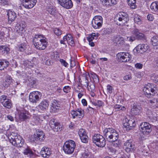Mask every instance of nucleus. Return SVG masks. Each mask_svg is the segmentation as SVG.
I'll return each mask as SVG.
<instances>
[{
  "instance_id": "1",
  "label": "nucleus",
  "mask_w": 158,
  "mask_h": 158,
  "mask_svg": "<svg viewBox=\"0 0 158 158\" xmlns=\"http://www.w3.org/2000/svg\"><path fill=\"white\" fill-rule=\"evenodd\" d=\"M103 132L107 140L110 142H113L118 139L119 135L118 132L112 128L105 129Z\"/></svg>"
},
{
  "instance_id": "2",
  "label": "nucleus",
  "mask_w": 158,
  "mask_h": 158,
  "mask_svg": "<svg viewBox=\"0 0 158 158\" xmlns=\"http://www.w3.org/2000/svg\"><path fill=\"white\" fill-rule=\"evenodd\" d=\"M33 42L34 46L37 49L43 50L46 48L47 42L45 37L41 35H35Z\"/></svg>"
},
{
  "instance_id": "3",
  "label": "nucleus",
  "mask_w": 158,
  "mask_h": 158,
  "mask_svg": "<svg viewBox=\"0 0 158 158\" xmlns=\"http://www.w3.org/2000/svg\"><path fill=\"white\" fill-rule=\"evenodd\" d=\"M10 142L14 146L18 147H22L24 144V140L18 134L12 133L9 137Z\"/></svg>"
},
{
  "instance_id": "4",
  "label": "nucleus",
  "mask_w": 158,
  "mask_h": 158,
  "mask_svg": "<svg viewBox=\"0 0 158 158\" xmlns=\"http://www.w3.org/2000/svg\"><path fill=\"white\" fill-rule=\"evenodd\" d=\"M114 21L118 25L123 26L129 20L128 15L123 12H120L117 14L114 18Z\"/></svg>"
},
{
  "instance_id": "5",
  "label": "nucleus",
  "mask_w": 158,
  "mask_h": 158,
  "mask_svg": "<svg viewBox=\"0 0 158 158\" xmlns=\"http://www.w3.org/2000/svg\"><path fill=\"white\" fill-rule=\"evenodd\" d=\"M75 147V142L70 140L65 142L63 146V150L66 154H71L73 153Z\"/></svg>"
},
{
  "instance_id": "6",
  "label": "nucleus",
  "mask_w": 158,
  "mask_h": 158,
  "mask_svg": "<svg viewBox=\"0 0 158 158\" xmlns=\"http://www.w3.org/2000/svg\"><path fill=\"white\" fill-rule=\"evenodd\" d=\"M92 140L97 146L100 148H103L106 144L105 139L100 134H95L93 136Z\"/></svg>"
},
{
  "instance_id": "7",
  "label": "nucleus",
  "mask_w": 158,
  "mask_h": 158,
  "mask_svg": "<svg viewBox=\"0 0 158 158\" xmlns=\"http://www.w3.org/2000/svg\"><path fill=\"white\" fill-rule=\"evenodd\" d=\"M132 35L130 36L128 39V40L131 42H133L136 39L138 40H143L145 39V36L144 35L140 32L139 29H135L132 31Z\"/></svg>"
},
{
  "instance_id": "8",
  "label": "nucleus",
  "mask_w": 158,
  "mask_h": 158,
  "mask_svg": "<svg viewBox=\"0 0 158 158\" xmlns=\"http://www.w3.org/2000/svg\"><path fill=\"white\" fill-rule=\"evenodd\" d=\"M125 151L127 153H134L135 152L136 148L135 143L131 139H128L124 143Z\"/></svg>"
},
{
  "instance_id": "9",
  "label": "nucleus",
  "mask_w": 158,
  "mask_h": 158,
  "mask_svg": "<svg viewBox=\"0 0 158 158\" xmlns=\"http://www.w3.org/2000/svg\"><path fill=\"white\" fill-rule=\"evenodd\" d=\"M156 88L155 86L152 87L151 84L147 85L143 89V91L147 97L148 98L152 97L154 96L156 92Z\"/></svg>"
},
{
  "instance_id": "10",
  "label": "nucleus",
  "mask_w": 158,
  "mask_h": 158,
  "mask_svg": "<svg viewBox=\"0 0 158 158\" xmlns=\"http://www.w3.org/2000/svg\"><path fill=\"white\" fill-rule=\"evenodd\" d=\"M92 25L95 29L100 28L102 24V18L100 16H95L92 21Z\"/></svg>"
},
{
  "instance_id": "11",
  "label": "nucleus",
  "mask_w": 158,
  "mask_h": 158,
  "mask_svg": "<svg viewBox=\"0 0 158 158\" xmlns=\"http://www.w3.org/2000/svg\"><path fill=\"white\" fill-rule=\"evenodd\" d=\"M140 128V131L144 135H148L152 131L151 125L147 122L141 123Z\"/></svg>"
},
{
  "instance_id": "12",
  "label": "nucleus",
  "mask_w": 158,
  "mask_h": 158,
  "mask_svg": "<svg viewBox=\"0 0 158 158\" xmlns=\"http://www.w3.org/2000/svg\"><path fill=\"white\" fill-rule=\"evenodd\" d=\"M41 96V93L39 91L32 92L29 95V100L32 103H36L39 100Z\"/></svg>"
},
{
  "instance_id": "13",
  "label": "nucleus",
  "mask_w": 158,
  "mask_h": 158,
  "mask_svg": "<svg viewBox=\"0 0 158 158\" xmlns=\"http://www.w3.org/2000/svg\"><path fill=\"white\" fill-rule=\"evenodd\" d=\"M120 62H127L129 61L131 58V56L128 52H121L117 55Z\"/></svg>"
},
{
  "instance_id": "14",
  "label": "nucleus",
  "mask_w": 158,
  "mask_h": 158,
  "mask_svg": "<svg viewBox=\"0 0 158 158\" xmlns=\"http://www.w3.org/2000/svg\"><path fill=\"white\" fill-rule=\"evenodd\" d=\"M49 125L54 131L57 132L60 131L62 130V126L55 119H51L49 122Z\"/></svg>"
},
{
  "instance_id": "15",
  "label": "nucleus",
  "mask_w": 158,
  "mask_h": 158,
  "mask_svg": "<svg viewBox=\"0 0 158 158\" xmlns=\"http://www.w3.org/2000/svg\"><path fill=\"white\" fill-rule=\"evenodd\" d=\"M125 122L123 123L124 129L127 131L132 129L136 125L135 121L133 119L128 120L126 118Z\"/></svg>"
},
{
  "instance_id": "16",
  "label": "nucleus",
  "mask_w": 158,
  "mask_h": 158,
  "mask_svg": "<svg viewBox=\"0 0 158 158\" xmlns=\"http://www.w3.org/2000/svg\"><path fill=\"white\" fill-rule=\"evenodd\" d=\"M149 48L147 44H140L138 45L134 49V52L138 53H143L147 51Z\"/></svg>"
},
{
  "instance_id": "17",
  "label": "nucleus",
  "mask_w": 158,
  "mask_h": 158,
  "mask_svg": "<svg viewBox=\"0 0 158 158\" xmlns=\"http://www.w3.org/2000/svg\"><path fill=\"white\" fill-rule=\"evenodd\" d=\"M71 113L73 118L77 117L80 118H82L85 115L84 111L81 108H77L76 110H73Z\"/></svg>"
},
{
  "instance_id": "18",
  "label": "nucleus",
  "mask_w": 158,
  "mask_h": 158,
  "mask_svg": "<svg viewBox=\"0 0 158 158\" xmlns=\"http://www.w3.org/2000/svg\"><path fill=\"white\" fill-rule=\"evenodd\" d=\"M58 3L63 7L67 9L72 8L73 3L71 0H57Z\"/></svg>"
},
{
  "instance_id": "19",
  "label": "nucleus",
  "mask_w": 158,
  "mask_h": 158,
  "mask_svg": "<svg viewBox=\"0 0 158 158\" xmlns=\"http://www.w3.org/2000/svg\"><path fill=\"white\" fill-rule=\"evenodd\" d=\"M36 2V0H23V5L26 8L30 9L35 6Z\"/></svg>"
},
{
  "instance_id": "20",
  "label": "nucleus",
  "mask_w": 158,
  "mask_h": 158,
  "mask_svg": "<svg viewBox=\"0 0 158 158\" xmlns=\"http://www.w3.org/2000/svg\"><path fill=\"white\" fill-rule=\"evenodd\" d=\"M142 108L139 105L135 104L131 109V113L132 115H139L141 112Z\"/></svg>"
},
{
  "instance_id": "21",
  "label": "nucleus",
  "mask_w": 158,
  "mask_h": 158,
  "mask_svg": "<svg viewBox=\"0 0 158 158\" xmlns=\"http://www.w3.org/2000/svg\"><path fill=\"white\" fill-rule=\"evenodd\" d=\"M8 23L10 24L16 19L17 15L16 13L12 10H9L7 11Z\"/></svg>"
},
{
  "instance_id": "22",
  "label": "nucleus",
  "mask_w": 158,
  "mask_h": 158,
  "mask_svg": "<svg viewBox=\"0 0 158 158\" xmlns=\"http://www.w3.org/2000/svg\"><path fill=\"white\" fill-rule=\"evenodd\" d=\"M51 154V152L47 147L43 148L40 152V155L42 156L44 158L49 157Z\"/></svg>"
},
{
  "instance_id": "23",
  "label": "nucleus",
  "mask_w": 158,
  "mask_h": 158,
  "mask_svg": "<svg viewBox=\"0 0 158 158\" xmlns=\"http://www.w3.org/2000/svg\"><path fill=\"white\" fill-rule=\"evenodd\" d=\"M101 1L104 6L108 8L117 3L116 0H101Z\"/></svg>"
},
{
  "instance_id": "24",
  "label": "nucleus",
  "mask_w": 158,
  "mask_h": 158,
  "mask_svg": "<svg viewBox=\"0 0 158 158\" xmlns=\"http://www.w3.org/2000/svg\"><path fill=\"white\" fill-rule=\"evenodd\" d=\"M49 104V102L48 101L44 100L41 102L38 106V107L41 110H45L48 109Z\"/></svg>"
},
{
  "instance_id": "25",
  "label": "nucleus",
  "mask_w": 158,
  "mask_h": 158,
  "mask_svg": "<svg viewBox=\"0 0 158 158\" xmlns=\"http://www.w3.org/2000/svg\"><path fill=\"white\" fill-rule=\"evenodd\" d=\"M29 112L26 110H22L19 114V117L21 121L27 119L29 118Z\"/></svg>"
},
{
  "instance_id": "26",
  "label": "nucleus",
  "mask_w": 158,
  "mask_h": 158,
  "mask_svg": "<svg viewBox=\"0 0 158 158\" xmlns=\"http://www.w3.org/2000/svg\"><path fill=\"white\" fill-rule=\"evenodd\" d=\"M64 40L66 41L68 44L71 46L74 45V42L73 40L72 35L70 34H67L63 37Z\"/></svg>"
},
{
  "instance_id": "27",
  "label": "nucleus",
  "mask_w": 158,
  "mask_h": 158,
  "mask_svg": "<svg viewBox=\"0 0 158 158\" xmlns=\"http://www.w3.org/2000/svg\"><path fill=\"white\" fill-rule=\"evenodd\" d=\"M89 77V75L88 74L87 75L85 74L84 75V79L83 81H79L80 83L85 86V87H88L89 85V80L88 78Z\"/></svg>"
},
{
  "instance_id": "28",
  "label": "nucleus",
  "mask_w": 158,
  "mask_h": 158,
  "mask_svg": "<svg viewBox=\"0 0 158 158\" xmlns=\"http://www.w3.org/2000/svg\"><path fill=\"white\" fill-rule=\"evenodd\" d=\"M25 155L29 156L30 158H35L36 157L35 154L28 148L25 149L23 152Z\"/></svg>"
},
{
  "instance_id": "29",
  "label": "nucleus",
  "mask_w": 158,
  "mask_h": 158,
  "mask_svg": "<svg viewBox=\"0 0 158 158\" xmlns=\"http://www.w3.org/2000/svg\"><path fill=\"white\" fill-rule=\"evenodd\" d=\"M47 11L50 15L55 16L56 12L55 7L53 6H48L47 8Z\"/></svg>"
},
{
  "instance_id": "30",
  "label": "nucleus",
  "mask_w": 158,
  "mask_h": 158,
  "mask_svg": "<svg viewBox=\"0 0 158 158\" xmlns=\"http://www.w3.org/2000/svg\"><path fill=\"white\" fill-rule=\"evenodd\" d=\"M35 134L40 141H43L45 139V135L42 131L38 130Z\"/></svg>"
},
{
  "instance_id": "31",
  "label": "nucleus",
  "mask_w": 158,
  "mask_h": 158,
  "mask_svg": "<svg viewBox=\"0 0 158 158\" xmlns=\"http://www.w3.org/2000/svg\"><path fill=\"white\" fill-rule=\"evenodd\" d=\"M4 62L0 60V70H4L7 68L9 64V62L7 60H4Z\"/></svg>"
},
{
  "instance_id": "32",
  "label": "nucleus",
  "mask_w": 158,
  "mask_h": 158,
  "mask_svg": "<svg viewBox=\"0 0 158 158\" xmlns=\"http://www.w3.org/2000/svg\"><path fill=\"white\" fill-rule=\"evenodd\" d=\"M158 2H153L150 5V8L152 10L155 12L158 13Z\"/></svg>"
},
{
  "instance_id": "33",
  "label": "nucleus",
  "mask_w": 158,
  "mask_h": 158,
  "mask_svg": "<svg viewBox=\"0 0 158 158\" xmlns=\"http://www.w3.org/2000/svg\"><path fill=\"white\" fill-rule=\"evenodd\" d=\"M112 32L111 28H104L102 29V34L103 35L108 36L110 35Z\"/></svg>"
},
{
  "instance_id": "34",
  "label": "nucleus",
  "mask_w": 158,
  "mask_h": 158,
  "mask_svg": "<svg viewBox=\"0 0 158 158\" xmlns=\"http://www.w3.org/2000/svg\"><path fill=\"white\" fill-rule=\"evenodd\" d=\"M43 63L48 65H50L53 64V62L47 56H43L42 58Z\"/></svg>"
},
{
  "instance_id": "35",
  "label": "nucleus",
  "mask_w": 158,
  "mask_h": 158,
  "mask_svg": "<svg viewBox=\"0 0 158 158\" xmlns=\"http://www.w3.org/2000/svg\"><path fill=\"white\" fill-rule=\"evenodd\" d=\"M27 45L25 43H23L18 46V50L20 52H24L27 48Z\"/></svg>"
},
{
  "instance_id": "36",
  "label": "nucleus",
  "mask_w": 158,
  "mask_h": 158,
  "mask_svg": "<svg viewBox=\"0 0 158 158\" xmlns=\"http://www.w3.org/2000/svg\"><path fill=\"white\" fill-rule=\"evenodd\" d=\"M98 36V33L96 34L95 33H93L89 35L88 37H87L86 39L88 41H92L94 39H96Z\"/></svg>"
},
{
  "instance_id": "37",
  "label": "nucleus",
  "mask_w": 158,
  "mask_h": 158,
  "mask_svg": "<svg viewBox=\"0 0 158 158\" xmlns=\"http://www.w3.org/2000/svg\"><path fill=\"white\" fill-rule=\"evenodd\" d=\"M29 86H31L32 87H35L36 85V79L34 78H30L28 80Z\"/></svg>"
},
{
  "instance_id": "38",
  "label": "nucleus",
  "mask_w": 158,
  "mask_h": 158,
  "mask_svg": "<svg viewBox=\"0 0 158 158\" xmlns=\"http://www.w3.org/2000/svg\"><path fill=\"white\" fill-rule=\"evenodd\" d=\"M134 20L135 22L138 24H141L142 22L141 16L138 15H135Z\"/></svg>"
},
{
  "instance_id": "39",
  "label": "nucleus",
  "mask_w": 158,
  "mask_h": 158,
  "mask_svg": "<svg viewBox=\"0 0 158 158\" xmlns=\"http://www.w3.org/2000/svg\"><path fill=\"white\" fill-rule=\"evenodd\" d=\"M149 102L151 103L150 104L151 108L153 109H156L158 107V103L157 102L156 100H154L153 101L150 100Z\"/></svg>"
},
{
  "instance_id": "40",
  "label": "nucleus",
  "mask_w": 158,
  "mask_h": 158,
  "mask_svg": "<svg viewBox=\"0 0 158 158\" xmlns=\"http://www.w3.org/2000/svg\"><path fill=\"white\" fill-rule=\"evenodd\" d=\"M13 81V80L10 76L9 75L7 76L5 80V85L8 86Z\"/></svg>"
},
{
  "instance_id": "41",
  "label": "nucleus",
  "mask_w": 158,
  "mask_h": 158,
  "mask_svg": "<svg viewBox=\"0 0 158 158\" xmlns=\"http://www.w3.org/2000/svg\"><path fill=\"white\" fill-rule=\"evenodd\" d=\"M152 44L154 46H157L158 45V36H154L151 40Z\"/></svg>"
},
{
  "instance_id": "42",
  "label": "nucleus",
  "mask_w": 158,
  "mask_h": 158,
  "mask_svg": "<svg viewBox=\"0 0 158 158\" xmlns=\"http://www.w3.org/2000/svg\"><path fill=\"white\" fill-rule=\"evenodd\" d=\"M2 104L4 107L8 109L10 108L11 106V101L9 99L4 102Z\"/></svg>"
},
{
  "instance_id": "43",
  "label": "nucleus",
  "mask_w": 158,
  "mask_h": 158,
  "mask_svg": "<svg viewBox=\"0 0 158 158\" xmlns=\"http://www.w3.org/2000/svg\"><path fill=\"white\" fill-rule=\"evenodd\" d=\"M0 50L4 51V52H6V53H9L10 49L6 45H0Z\"/></svg>"
},
{
  "instance_id": "44",
  "label": "nucleus",
  "mask_w": 158,
  "mask_h": 158,
  "mask_svg": "<svg viewBox=\"0 0 158 158\" xmlns=\"http://www.w3.org/2000/svg\"><path fill=\"white\" fill-rule=\"evenodd\" d=\"M78 134L79 136L80 137H81V136H83L87 135L85 129H80L78 131Z\"/></svg>"
},
{
  "instance_id": "45",
  "label": "nucleus",
  "mask_w": 158,
  "mask_h": 158,
  "mask_svg": "<svg viewBox=\"0 0 158 158\" xmlns=\"http://www.w3.org/2000/svg\"><path fill=\"white\" fill-rule=\"evenodd\" d=\"M52 110L55 112H57V110H59L60 108V105L58 103H56L54 102V103L52 104Z\"/></svg>"
},
{
  "instance_id": "46",
  "label": "nucleus",
  "mask_w": 158,
  "mask_h": 158,
  "mask_svg": "<svg viewBox=\"0 0 158 158\" xmlns=\"http://www.w3.org/2000/svg\"><path fill=\"white\" fill-rule=\"evenodd\" d=\"M89 91H95V85L92 83L90 84V85H88V87H86Z\"/></svg>"
},
{
  "instance_id": "47",
  "label": "nucleus",
  "mask_w": 158,
  "mask_h": 158,
  "mask_svg": "<svg viewBox=\"0 0 158 158\" xmlns=\"http://www.w3.org/2000/svg\"><path fill=\"white\" fill-rule=\"evenodd\" d=\"M114 109L117 110H122L123 111L125 110V108L124 106H122L119 105H115L114 106Z\"/></svg>"
},
{
  "instance_id": "48",
  "label": "nucleus",
  "mask_w": 158,
  "mask_h": 158,
  "mask_svg": "<svg viewBox=\"0 0 158 158\" xmlns=\"http://www.w3.org/2000/svg\"><path fill=\"white\" fill-rule=\"evenodd\" d=\"M80 138L82 142L83 143H87L88 142L89 137L87 135L82 137L81 136V137Z\"/></svg>"
},
{
  "instance_id": "49",
  "label": "nucleus",
  "mask_w": 158,
  "mask_h": 158,
  "mask_svg": "<svg viewBox=\"0 0 158 158\" xmlns=\"http://www.w3.org/2000/svg\"><path fill=\"white\" fill-rule=\"evenodd\" d=\"M8 99L7 96L5 95H2L0 97V102L2 104L4 102L7 100Z\"/></svg>"
},
{
  "instance_id": "50",
  "label": "nucleus",
  "mask_w": 158,
  "mask_h": 158,
  "mask_svg": "<svg viewBox=\"0 0 158 158\" xmlns=\"http://www.w3.org/2000/svg\"><path fill=\"white\" fill-rule=\"evenodd\" d=\"M92 77L94 82H98L99 81V78L98 76L95 73H93L91 74Z\"/></svg>"
},
{
  "instance_id": "51",
  "label": "nucleus",
  "mask_w": 158,
  "mask_h": 158,
  "mask_svg": "<svg viewBox=\"0 0 158 158\" xmlns=\"http://www.w3.org/2000/svg\"><path fill=\"white\" fill-rule=\"evenodd\" d=\"M59 61L62 66H63L66 68L68 67L69 65V64L65 60L62 59H60L59 60Z\"/></svg>"
},
{
  "instance_id": "52",
  "label": "nucleus",
  "mask_w": 158,
  "mask_h": 158,
  "mask_svg": "<svg viewBox=\"0 0 158 158\" xmlns=\"http://www.w3.org/2000/svg\"><path fill=\"white\" fill-rule=\"evenodd\" d=\"M54 32L55 34L57 36L60 35L62 34V31L59 28H55L54 29Z\"/></svg>"
},
{
  "instance_id": "53",
  "label": "nucleus",
  "mask_w": 158,
  "mask_h": 158,
  "mask_svg": "<svg viewBox=\"0 0 158 158\" xmlns=\"http://www.w3.org/2000/svg\"><path fill=\"white\" fill-rule=\"evenodd\" d=\"M30 140L31 142H35L39 140L37 137V136H36L35 134L31 136Z\"/></svg>"
},
{
  "instance_id": "54",
  "label": "nucleus",
  "mask_w": 158,
  "mask_h": 158,
  "mask_svg": "<svg viewBox=\"0 0 158 158\" xmlns=\"http://www.w3.org/2000/svg\"><path fill=\"white\" fill-rule=\"evenodd\" d=\"M113 87L110 85H108L107 86V89L108 93L110 94L112 93Z\"/></svg>"
},
{
  "instance_id": "55",
  "label": "nucleus",
  "mask_w": 158,
  "mask_h": 158,
  "mask_svg": "<svg viewBox=\"0 0 158 158\" xmlns=\"http://www.w3.org/2000/svg\"><path fill=\"white\" fill-rule=\"evenodd\" d=\"M27 61V60H22L21 61V63L24 66L25 68L28 67Z\"/></svg>"
},
{
  "instance_id": "56",
  "label": "nucleus",
  "mask_w": 158,
  "mask_h": 158,
  "mask_svg": "<svg viewBox=\"0 0 158 158\" xmlns=\"http://www.w3.org/2000/svg\"><path fill=\"white\" fill-rule=\"evenodd\" d=\"M130 4H128L130 7L132 9H135L136 7V2H131Z\"/></svg>"
},
{
  "instance_id": "57",
  "label": "nucleus",
  "mask_w": 158,
  "mask_h": 158,
  "mask_svg": "<svg viewBox=\"0 0 158 158\" xmlns=\"http://www.w3.org/2000/svg\"><path fill=\"white\" fill-rule=\"evenodd\" d=\"M152 78L154 82L158 85V75L153 76Z\"/></svg>"
},
{
  "instance_id": "58",
  "label": "nucleus",
  "mask_w": 158,
  "mask_h": 158,
  "mask_svg": "<svg viewBox=\"0 0 158 158\" xmlns=\"http://www.w3.org/2000/svg\"><path fill=\"white\" fill-rule=\"evenodd\" d=\"M147 18L148 20L150 21H152L154 19L153 15L151 14H148L147 16Z\"/></svg>"
},
{
  "instance_id": "59",
  "label": "nucleus",
  "mask_w": 158,
  "mask_h": 158,
  "mask_svg": "<svg viewBox=\"0 0 158 158\" xmlns=\"http://www.w3.org/2000/svg\"><path fill=\"white\" fill-rule=\"evenodd\" d=\"M70 88L69 86H65L63 88L64 91L66 93H68Z\"/></svg>"
},
{
  "instance_id": "60",
  "label": "nucleus",
  "mask_w": 158,
  "mask_h": 158,
  "mask_svg": "<svg viewBox=\"0 0 158 158\" xmlns=\"http://www.w3.org/2000/svg\"><path fill=\"white\" fill-rule=\"evenodd\" d=\"M114 142V143H113V146L115 148L118 147L120 145L118 141L117 140Z\"/></svg>"
},
{
  "instance_id": "61",
  "label": "nucleus",
  "mask_w": 158,
  "mask_h": 158,
  "mask_svg": "<svg viewBox=\"0 0 158 158\" xmlns=\"http://www.w3.org/2000/svg\"><path fill=\"white\" fill-rule=\"evenodd\" d=\"M27 62H28V66L29 67H34L35 64H34L33 63V61H30L27 60Z\"/></svg>"
},
{
  "instance_id": "62",
  "label": "nucleus",
  "mask_w": 158,
  "mask_h": 158,
  "mask_svg": "<svg viewBox=\"0 0 158 158\" xmlns=\"http://www.w3.org/2000/svg\"><path fill=\"white\" fill-rule=\"evenodd\" d=\"M135 67L137 68L141 69L143 67V64L140 63H137L135 64Z\"/></svg>"
},
{
  "instance_id": "63",
  "label": "nucleus",
  "mask_w": 158,
  "mask_h": 158,
  "mask_svg": "<svg viewBox=\"0 0 158 158\" xmlns=\"http://www.w3.org/2000/svg\"><path fill=\"white\" fill-rule=\"evenodd\" d=\"M13 152L15 153V155H18L20 154L19 150L16 148H14L13 149Z\"/></svg>"
},
{
  "instance_id": "64",
  "label": "nucleus",
  "mask_w": 158,
  "mask_h": 158,
  "mask_svg": "<svg viewBox=\"0 0 158 158\" xmlns=\"http://www.w3.org/2000/svg\"><path fill=\"white\" fill-rule=\"evenodd\" d=\"M97 106L99 107L102 106L103 105L104 102L100 100H98L97 102Z\"/></svg>"
}]
</instances>
